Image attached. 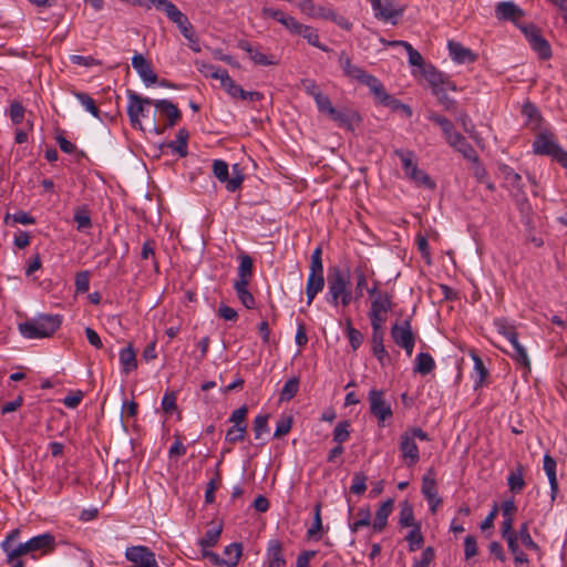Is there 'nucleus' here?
Instances as JSON below:
<instances>
[{
    "label": "nucleus",
    "instance_id": "58",
    "mask_svg": "<svg viewBox=\"0 0 567 567\" xmlns=\"http://www.w3.org/2000/svg\"><path fill=\"white\" fill-rule=\"evenodd\" d=\"M198 70H199L200 73L204 74V76L216 79V80H219V81L224 76L223 73L227 72V70H225V69H221L219 66H215V65L209 64V63H202V65H200V68Z\"/></svg>",
    "mask_w": 567,
    "mask_h": 567
},
{
    "label": "nucleus",
    "instance_id": "19",
    "mask_svg": "<svg viewBox=\"0 0 567 567\" xmlns=\"http://www.w3.org/2000/svg\"><path fill=\"white\" fill-rule=\"evenodd\" d=\"M445 142L456 152L461 153L464 158L474 163L478 161L476 151L460 132L456 131L454 134H452L450 140H446Z\"/></svg>",
    "mask_w": 567,
    "mask_h": 567
},
{
    "label": "nucleus",
    "instance_id": "42",
    "mask_svg": "<svg viewBox=\"0 0 567 567\" xmlns=\"http://www.w3.org/2000/svg\"><path fill=\"white\" fill-rule=\"evenodd\" d=\"M298 34L306 39L312 47H316L323 52L328 51L327 45L320 42L318 32L315 28L303 24Z\"/></svg>",
    "mask_w": 567,
    "mask_h": 567
},
{
    "label": "nucleus",
    "instance_id": "55",
    "mask_svg": "<svg viewBox=\"0 0 567 567\" xmlns=\"http://www.w3.org/2000/svg\"><path fill=\"white\" fill-rule=\"evenodd\" d=\"M9 116L13 124H21L25 116V107L19 101L11 102L9 107Z\"/></svg>",
    "mask_w": 567,
    "mask_h": 567
},
{
    "label": "nucleus",
    "instance_id": "49",
    "mask_svg": "<svg viewBox=\"0 0 567 567\" xmlns=\"http://www.w3.org/2000/svg\"><path fill=\"white\" fill-rule=\"evenodd\" d=\"M358 520L349 524V528L352 533H357L360 528L371 524V512L369 507H360L358 509Z\"/></svg>",
    "mask_w": 567,
    "mask_h": 567
},
{
    "label": "nucleus",
    "instance_id": "45",
    "mask_svg": "<svg viewBox=\"0 0 567 567\" xmlns=\"http://www.w3.org/2000/svg\"><path fill=\"white\" fill-rule=\"evenodd\" d=\"M74 221L76 223L78 230H85L92 227L90 210L86 206L76 208L74 213Z\"/></svg>",
    "mask_w": 567,
    "mask_h": 567
},
{
    "label": "nucleus",
    "instance_id": "4",
    "mask_svg": "<svg viewBox=\"0 0 567 567\" xmlns=\"http://www.w3.org/2000/svg\"><path fill=\"white\" fill-rule=\"evenodd\" d=\"M416 440L429 442V434L421 427L406 429L399 437L400 460L406 467H414L421 458Z\"/></svg>",
    "mask_w": 567,
    "mask_h": 567
},
{
    "label": "nucleus",
    "instance_id": "5",
    "mask_svg": "<svg viewBox=\"0 0 567 567\" xmlns=\"http://www.w3.org/2000/svg\"><path fill=\"white\" fill-rule=\"evenodd\" d=\"M324 287L322 249L317 247L310 257L309 275L306 284L307 305L310 306L316 296Z\"/></svg>",
    "mask_w": 567,
    "mask_h": 567
},
{
    "label": "nucleus",
    "instance_id": "39",
    "mask_svg": "<svg viewBox=\"0 0 567 567\" xmlns=\"http://www.w3.org/2000/svg\"><path fill=\"white\" fill-rule=\"evenodd\" d=\"M73 96L81 103V105L95 118H100V110L95 101L84 92L73 91Z\"/></svg>",
    "mask_w": 567,
    "mask_h": 567
},
{
    "label": "nucleus",
    "instance_id": "17",
    "mask_svg": "<svg viewBox=\"0 0 567 567\" xmlns=\"http://www.w3.org/2000/svg\"><path fill=\"white\" fill-rule=\"evenodd\" d=\"M132 66L146 86H151L157 82L158 78L153 70L151 62L142 54L137 53L132 58Z\"/></svg>",
    "mask_w": 567,
    "mask_h": 567
},
{
    "label": "nucleus",
    "instance_id": "34",
    "mask_svg": "<svg viewBox=\"0 0 567 567\" xmlns=\"http://www.w3.org/2000/svg\"><path fill=\"white\" fill-rule=\"evenodd\" d=\"M427 120L440 126L445 141L450 140L452 134L456 132L454 124L447 117L435 112H431Z\"/></svg>",
    "mask_w": 567,
    "mask_h": 567
},
{
    "label": "nucleus",
    "instance_id": "60",
    "mask_svg": "<svg viewBox=\"0 0 567 567\" xmlns=\"http://www.w3.org/2000/svg\"><path fill=\"white\" fill-rule=\"evenodd\" d=\"M292 426V417L290 415L281 416L276 425V430L274 436L279 439L286 434H288Z\"/></svg>",
    "mask_w": 567,
    "mask_h": 567
},
{
    "label": "nucleus",
    "instance_id": "27",
    "mask_svg": "<svg viewBox=\"0 0 567 567\" xmlns=\"http://www.w3.org/2000/svg\"><path fill=\"white\" fill-rule=\"evenodd\" d=\"M502 537L506 540L508 550L514 556L516 566L529 563L527 555L519 548L516 532L502 534Z\"/></svg>",
    "mask_w": 567,
    "mask_h": 567
},
{
    "label": "nucleus",
    "instance_id": "43",
    "mask_svg": "<svg viewBox=\"0 0 567 567\" xmlns=\"http://www.w3.org/2000/svg\"><path fill=\"white\" fill-rule=\"evenodd\" d=\"M399 524L402 527H414V525H420V523H415L413 507L409 502H403L401 504V509L399 514Z\"/></svg>",
    "mask_w": 567,
    "mask_h": 567
},
{
    "label": "nucleus",
    "instance_id": "23",
    "mask_svg": "<svg viewBox=\"0 0 567 567\" xmlns=\"http://www.w3.org/2000/svg\"><path fill=\"white\" fill-rule=\"evenodd\" d=\"M155 107L162 116L167 118V123L163 127L174 126L181 118V111L169 100H155Z\"/></svg>",
    "mask_w": 567,
    "mask_h": 567
},
{
    "label": "nucleus",
    "instance_id": "10",
    "mask_svg": "<svg viewBox=\"0 0 567 567\" xmlns=\"http://www.w3.org/2000/svg\"><path fill=\"white\" fill-rule=\"evenodd\" d=\"M391 337L396 346L405 350L409 357L412 354L415 344V337L409 320H404L401 323H394L391 327Z\"/></svg>",
    "mask_w": 567,
    "mask_h": 567
},
{
    "label": "nucleus",
    "instance_id": "29",
    "mask_svg": "<svg viewBox=\"0 0 567 567\" xmlns=\"http://www.w3.org/2000/svg\"><path fill=\"white\" fill-rule=\"evenodd\" d=\"M556 466H557L556 460L553 456H550L549 454H545L544 458H543V468L548 477L551 499H555V496L558 492Z\"/></svg>",
    "mask_w": 567,
    "mask_h": 567
},
{
    "label": "nucleus",
    "instance_id": "53",
    "mask_svg": "<svg viewBox=\"0 0 567 567\" xmlns=\"http://www.w3.org/2000/svg\"><path fill=\"white\" fill-rule=\"evenodd\" d=\"M346 332L352 350H358L363 342V334L358 329L353 328L350 320H347Z\"/></svg>",
    "mask_w": 567,
    "mask_h": 567
},
{
    "label": "nucleus",
    "instance_id": "51",
    "mask_svg": "<svg viewBox=\"0 0 567 567\" xmlns=\"http://www.w3.org/2000/svg\"><path fill=\"white\" fill-rule=\"evenodd\" d=\"M298 390L299 379L295 377L289 379L281 389L280 401H290L298 393Z\"/></svg>",
    "mask_w": 567,
    "mask_h": 567
},
{
    "label": "nucleus",
    "instance_id": "25",
    "mask_svg": "<svg viewBox=\"0 0 567 567\" xmlns=\"http://www.w3.org/2000/svg\"><path fill=\"white\" fill-rule=\"evenodd\" d=\"M393 505L394 501L392 498H389L384 501L378 508L372 524V530L374 533H381L385 528L388 524V518L393 511Z\"/></svg>",
    "mask_w": 567,
    "mask_h": 567
},
{
    "label": "nucleus",
    "instance_id": "46",
    "mask_svg": "<svg viewBox=\"0 0 567 567\" xmlns=\"http://www.w3.org/2000/svg\"><path fill=\"white\" fill-rule=\"evenodd\" d=\"M223 74L224 76L219 81L221 87L227 92V94L230 97L238 100L239 94L244 93V89L229 76L228 72Z\"/></svg>",
    "mask_w": 567,
    "mask_h": 567
},
{
    "label": "nucleus",
    "instance_id": "57",
    "mask_svg": "<svg viewBox=\"0 0 567 567\" xmlns=\"http://www.w3.org/2000/svg\"><path fill=\"white\" fill-rule=\"evenodd\" d=\"M350 423L348 421H342L337 424L333 431V441L338 444H342L348 441L350 436Z\"/></svg>",
    "mask_w": 567,
    "mask_h": 567
},
{
    "label": "nucleus",
    "instance_id": "63",
    "mask_svg": "<svg viewBox=\"0 0 567 567\" xmlns=\"http://www.w3.org/2000/svg\"><path fill=\"white\" fill-rule=\"evenodd\" d=\"M248 413V408L246 405L240 406L239 409L233 411L229 416V422L233 423V426H246V416Z\"/></svg>",
    "mask_w": 567,
    "mask_h": 567
},
{
    "label": "nucleus",
    "instance_id": "13",
    "mask_svg": "<svg viewBox=\"0 0 567 567\" xmlns=\"http://www.w3.org/2000/svg\"><path fill=\"white\" fill-rule=\"evenodd\" d=\"M360 83L367 85L370 91L375 95L380 103L384 105H399L400 102L398 100L392 99L390 94L386 93L384 85L382 82L375 78L374 75L364 72L362 78L359 80Z\"/></svg>",
    "mask_w": 567,
    "mask_h": 567
},
{
    "label": "nucleus",
    "instance_id": "26",
    "mask_svg": "<svg viewBox=\"0 0 567 567\" xmlns=\"http://www.w3.org/2000/svg\"><path fill=\"white\" fill-rule=\"evenodd\" d=\"M513 351L509 353L513 360L519 365H522L525 372H530V360L527 353V350L520 342L518 341V337L512 336V341L509 342Z\"/></svg>",
    "mask_w": 567,
    "mask_h": 567
},
{
    "label": "nucleus",
    "instance_id": "35",
    "mask_svg": "<svg viewBox=\"0 0 567 567\" xmlns=\"http://www.w3.org/2000/svg\"><path fill=\"white\" fill-rule=\"evenodd\" d=\"M120 363L124 373H130L137 368L136 354L132 346H127L120 351Z\"/></svg>",
    "mask_w": 567,
    "mask_h": 567
},
{
    "label": "nucleus",
    "instance_id": "40",
    "mask_svg": "<svg viewBox=\"0 0 567 567\" xmlns=\"http://www.w3.org/2000/svg\"><path fill=\"white\" fill-rule=\"evenodd\" d=\"M383 336L384 333H372V352L378 359V361L381 363V365H384L385 359L389 358L388 351L384 348L383 344Z\"/></svg>",
    "mask_w": 567,
    "mask_h": 567
},
{
    "label": "nucleus",
    "instance_id": "15",
    "mask_svg": "<svg viewBox=\"0 0 567 567\" xmlns=\"http://www.w3.org/2000/svg\"><path fill=\"white\" fill-rule=\"evenodd\" d=\"M375 18L383 21H391L395 24V19L403 14V9H396L393 0H371Z\"/></svg>",
    "mask_w": 567,
    "mask_h": 567
},
{
    "label": "nucleus",
    "instance_id": "61",
    "mask_svg": "<svg viewBox=\"0 0 567 567\" xmlns=\"http://www.w3.org/2000/svg\"><path fill=\"white\" fill-rule=\"evenodd\" d=\"M495 327L497 329V332L504 336L508 340V342L512 341V336L518 337L515 328L508 324L504 319L495 320Z\"/></svg>",
    "mask_w": 567,
    "mask_h": 567
},
{
    "label": "nucleus",
    "instance_id": "36",
    "mask_svg": "<svg viewBox=\"0 0 567 567\" xmlns=\"http://www.w3.org/2000/svg\"><path fill=\"white\" fill-rule=\"evenodd\" d=\"M248 286L249 284L245 282H234V289L241 305L247 309H254L256 307V300L249 291Z\"/></svg>",
    "mask_w": 567,
    "mask_h": 567
},
{
    "label": "nucleus",
    "instance_id": "8",
    "mask_svg": "<svg viewBox=\"0 0 567 567\" xmlns=\"http://www.w3.org/2000/svg\"><path fill=\"white\" fill-rule=\"evenodd\" d=\"M533 151L538 155H547L557 161L563 167L567 168V152L548 133H540L533 142Z\"/></svg>",
    "mask_w": 567,
    "mask_h": 567
},
{
    "label": "nucleus",
    "instance_id": "7",
    "mask_svg": "<svg viewBox=\"0 0 567 567\" xmlns=\"http://www.w3.org/2000/svg\"><path fill=\"white\" fill-rule=\"evenodd\" d=\"M165 14L169 21L176 24L179 32L188 41L189 48L194 52H200V44L198 38L187 16L184 14L174 3L169 6L167 4V10L165 11Z\"/></svg>",
    "mask_w": 567,
    "mask_h": 567
},
{
    "label": "nucleus",
    "instance_id": "6",
    "mask_svg": "<svg viewBox=\"0 0 567 567\" xmlns=\"http://www.w3.org/2000/svg\"><path fill=\"white\" fill-rule=\"evenodd\" d=\"M394 155L400 158L402 168L405 176L413 183L420 186H425L430 189L435 187V183L422 169L419 168L417 163L414 161V153L412 151L395 150Z\"/></svg>",
    "mask_w": 567,
    "mask_h": 567
},
{
    "label": "nucleus",
    "instance_id": "3",
    "mask_svg": "<svg viewBox=\"0 0 567 567\" xmlns=\"http://www.w3.org/2000/svg\"><path fill=\"white\" fill-rule=\"evenodd\" d=\"M62 316L40 313L18 324L20 334L25 339H44L52 337L61 327Z\"/></svg>",
    "mask_w": 567,
    "mask_h": 567
},
{
    "label": "nucleus",
    "instance_id": "54",
    "mask_svg": "<svg viewBox=\"0 0 567 567\" xmlns=\"http://www.w3.org/2000/svg\"><path fill=\"white\" fill-rule=\"evenodd\" d=\"M355 277V290H354V299L359 300L363 296V290L368 287V278L365 271L362 268H355L354 270Z\"/></svg>",
    "mask_w": 567,
    "mask_h": 567
},
{
    "label": "nucleus",
    "instance_id": "24",
    "mask_svg": "<svg viewBox=\"0 0 567 567\" xmlns=\"http://www.w3.org/2000/svg\"><path fill=\"white\" fill-rule=\"evenodd\" d=\"M6 554V561L11 567H24V561L21 559L22 556L29 555V546L28 543H19L14 544L7 550H3Z\"/></svg>",
    "mask_w": 567,
    "mask_h": 567
},
{
    "label": "nucleus",
    "instance_id": "2",
    "mask_svg": "<svg viewBox=\"0 0 567 567\" xmlns=\"http://www.w3.org/2000/svg\"><path fill=\"white\" fill-rule=\"evenodd\" d=\"M327 282L326 302L333 308L340 306L347 308L354 298L349 270H343L339 267L329 268Z\"/></svg>",
    "mask_w": 567,
    "mask_h": 567
},
{
    "label": "nucleus",
    "instance_id": "50",
    "mask_svg": "<svg viewBox=\"0 0 567 567\" xmlns=\"http://www.w3.org/2000/svg\"><path fill=\"white\" fill-rule=\"evenodd\" d=\"M517 534V539L522 542V544L527 548L532 550H538L539 546L533 540L530 534H529V527L528 523H523L519 526Z\"/></svg>",
    "mask_w": 567,
    "mask_h": 567
},
{
    "label": "nucleus",
    "instance_id": "1",
    "mask_svg": "<svg viewBox=\"0 0 567 567\" xmlns=\"http://www.w3.org/2000/svg\"><path fill=\"white\" fill-rule=\"evenodd\" d=\"M155 100L143 97L134 91H127L126 112L133 128L148 131L157 135L164 133L165 127L157 122Z\"/></svg>",
    "mask_w": 567,
    "mask_h": 567
},
{
    "label": "nucleus",
    "instance_id": "9",
    "mask_svg": "<svg viewBox=\"0 0 567 567\" xmlns=\"http://www.w3.org/2000/svg\"><path fill=\"white\" fill-rule=\"evenodd\" d=\"M518 29L523 32L530 49L540 60H548L551 58L553 52L550 44L535 24L528 23L527 25H518Z\"/></svg>",
    "mask_w": 567,
    "mask_h": 567
},
{
    "label": "nucleus",
    "instance_id": "20",
    "mask_svg": "<svg viewBox=\"0 0 567 567\" xmlns=\"http://www.w3.org/2000/svg\"><path fill=\"white\" fill-rule=\"evenodd\" d=\"M282 544L278 539H270L266 550L265 565L267 567H286Z\"/></svg>",
    "mask_w": 567,
    "mask_h": 567
},
{
    "label": "nucleus",
    "instance_id": "64",
    "mask_svg": "<svg viewBox=\"0 0 567 567\" xmlns=\"http://www.w3.org/2000/svg\"><path fill=\"white\" fill-rule=\"evenodd\" d=\"M9 218H12V220L17 224L21 225H33L35 224L34 217H32L29 213L24 210H19L14 213L13 215L7 214L4 217V221L7 223Z\"/></svg>",
    "mask_w": 567,
    "mask_h": 567
},
{
    "label": "nucleus",
    "instance_id": "22",
    "mask_svg": "<svg viewBox=\"0 0 567 567\" xmlns=\"http://www.w3.org/2000/svg\"><path fill=\"white\" fill-rule=\"evenodd\" d=\"M239 48L249 54V58L257 65L268 66L277 64L274 55H267L261 52L259 47L252 45L248 41L239 42Z\"/></svg>",
    "mask_w": 567,
    "mask_h": 567
},
{
    "label": "nucleus",
    "instance_id": "47",
    "mask_svg": "<svg viewBox=\"0 0 567 567\" xmlns=\"http://www.w3.org/2000/svg\"><path fill=\"white\" fill-rule=\"evenodd\" d=\"M405 539L409 544L410 551H415L419 549L424 543V538L421 533V525H414V527L406 535Z\"/></svg>",
    "mask_w": 567,
    "mask_h": 567
},
{
    "label": "nucleus",
    "instance_id": "33",
    "mask_svg": "<svg viewBox=\"0 0 567 567\" xmlns=\"http://www.w3.org/2000/svg\"><path fill=\"white\" fill-rule=\"evenodd\" d=\"M243 555V546L240 543H231L224 549L225 567H236Z\"/></svg>",
    "mask_w": 567,
    "mask_h": 567
},
{
    "label": "nucleus",
    "instance_id": "12",
    "mask_svg": "<svg viewBox=\"0 0 567 567\" xmlns=\"http://www.w3.org/2000/svg\"><path fill=\"white\" fill-rule=\"evenodd\" d=\"M368 400L370 403V412L378 419L379 423H383L386 419L392 416L391 405L384 399L383 391L377 389L370 390Z\"/></svg>",
    "mask_w": 567,
    "mask_h": 567
},
{
    "label": "nucleus",
    "instance_id": "16",
    "mask_svg": "<svg viewBox=\"0 0 567 567\" xmlns=\"http://www.w3.org/2000/svg\"><path fill=\"white\" fill-rule=\"evenodd\" d=\"M213 173L220 183H226L228 192L237 190L243 183L241 176L229 178L228 164L223 159H215L213 162Z\"/></svg>",
    "mask_w": 567,
    "mask_h": 567
},
{
    "label": "nucleus",
    "instance_id": "30",
    "mask_svg": "<svg viewBox=\"0 0 567 567\" xmlns=\"http://www.w3.org/2000/svg\"><path fill=\"white\" fill-rule=\"evenodd\" d=\"M472 359L474 362L472 379L474 382V389L477 390L483 386V384L485 383L486 379L489 375V372L478 354L472 353Z\"/></svg>",
    "mask_w": 567,
    "mask_h": 567
},
{
    "label": "nucleus",
    "instance_id": "41",
    "mask_svg": "<svg viewBox=\"0 0 567 567\" xmlns=\"http://www.w3.org/2000/svg\"><path fill=\"white\" fill-rule=\"evenodd\" d=\"M392 309L391 298L388 293H378L371 301L370 311L386 313Z\"/></svg>",
    "mask_w": 567,
    "mask_h": 567
},
{
    "label": "nucleus",
    "instance_id": "52",
    "mask_svg": "<svg viewBox=\"0 0 567 567\" xmlns=\"http://www.w3.org/2000/svg\"><path fill=\"white\" fill-rule=\"evenodd\" d=\"M457 123L462 126V128L464 130V132L466 134H468V136L475 141H477L478 138V133L475 128V125L472 121V118L468 116L467 113L465 112H462L458 114L457 118H456Z\"/></svg>",
    "mask_w": 567,
    "mask_h": 567
},
{
    "label": "nucleus",
    "instance_id": "37",
    "mask_svg": "<svg viewBox=\"0 0 567 567\" xmlns=\"http://www.w3.org/2000/svg\"><path fill=\"white\" fill-rule=\"evenodd\" d=\"M435 368L432 355L427 352H421L415 357L414 372L426 375Z\"/></svg>",
    "mask_w": 567,
    "mask_h": 567
},
{
    "label": "nucleus",
    "instance_id": "14",
    "mask_svg": "<svg viewBox=\"0 0 567 567\" xmlns=\"http://www.w3.org/2000/svg\"><path fill=\"white\" fill-rule=\"evenodd\" d=\"M495 16L501 21H511L517 28L524 25L519 20L525 16L524 11L513 1H501L495 7Z\"/></svg>",
    "mask_w": 567,
    "mask_h": 567
},
{
    "label": "nucleus",
    "instance_id": "28",
    "mask_svg": "<svg viewBox=\"0 0 567 567\" xmlns=\"http://www.w3.org/2000/svg\"><path fill=\"white\" fill-rule=\"evenodd\" d=\"M501 509H502V516L504 518L503 523H502V527H501V533L507 534V533L515 532L513 528V525H514V515L516 513L517 507L515 505L514 499L513 498L505 499L502 503Z\"/></svg>",
    "mask_w": 567,
    "mask_h": 567
},
{
    "label": "nucleus",
    "instance_id": "62",
    "mask_svg": "<svg viewBox=\"0 0 567 567\" xmlns=\"http://www.w3.org/2000/svg\"><path fill=\"white\" fill-rule=\"evenodd\" d=\"M367 489V476L362 473H355L352 478L350 491L353 494L361 495Z\"/></svg>",
    "mask_w": 567,
    "mask_h": 567
},
{
    "label": "nucleus",
    "instance_id": "31",
    "mask_svg": "<svg viewBox=\"0 0 567 567\" xmlns=\"http://www.w3.org/2000/svg\"><path fill=\"white\" fill-rule=\"evenodd\" d=\"M254 264L249 255L239 256V266L237 268V278L234 282L249 284L252 277Z\"/></svg>",
    "mask_w": 567,
    "mask_h": 567
},
{
    "label": "nucleus",
    "instance_id": "38",
    "mask_svg": "<svg viewBox=\"0 0 567 567\" xmlns=\"http://www.w3.org/2000/svg\"><path fill=\"white\" fill-rule=\"evenodd\" d=\"M507 484L513 493H520L526 483L524 480V468L522 465H518L515 470L511 471L509 475L507 476Z\"/></svg>",
    "mask_w": 567,
    "mask_h": 567
},
{
    "label": "nucleus",
    "instance_id": "18",
    "mask_svg": "<svg viewBox=\"0 0 567 567\" xmlns=\"http://www.w3.org/2000/svg\"><path fill=\"white\" fill-rule=\"evenodd\" d=\"M499 172L503 175L506 187L509 188L514 197L525 195L523 179L518 173L506 164L499 166Z\"/></svg>",
    "mask_w": 567,
    "mask_h": 567
},
{
    "label": "nucleus",
    "instance_id": "21",
    "mask_svg": "<svg viewBox=\"0 0 567 567\" xmlns=\"http://www.w3.org/2000/svg\"><path fill=\"white\" fill-rule=\"evenodd\" d=\"M447 49L452 60L458 64L475 62L477 55L468 48H465L460 42L450 40L447 42Z\"/></svg>",
    "mask_w": 567,
    "mask_h": 567
},
{
    "label": "nucleus",
    "instance_id": "59",
    "mask_svg": "<svg viewBox=\"0 0 567 567\" xmlns=\"http://www.w3.org/2000/svg\"><path fill=\"white\" fill-rule=\"evenodd\" d=\"M422 494L425 498L437 495L436 481L433 476L424 475L422 478Z\"/></svg>",
    "mask_w": 567,
    "mask_h": 567
},
{
    "label": "nucleus",
    "instance_id": "44",
    "mask_svg": "<svg viewBox=\"0 0 567 567\" xmlns=\"http://www.w3.org/2000/svg\"><path fill=\"white\" fill-rule=\"evenodd\" d=\"M220 534H221L220 525L212 527L205 533L204 537H202L198 540V545L203 549L214 547L218 543Z\"/></svg>",
    "mask_w": 567,
    "mask_h": 567
},
{
    "label": "nucleus",
    "instance_id": "56",
    "mask_svg": "<svg viewBox=\"0 0 567 567\" xmlns=\"http://www.w3.org/2000/svg\"><path fill=\"white\" fill-rule=\"evenodd\" d=\"M247 433L246 426H231L227 430L225 440L229 444H235L245 440Z\"/></svg>",
    "mask_w": 567,
    "mask_h": 567
},
{
    "label": "nucleus",
    "instance_id": "11",
    "mask_svg": "<svg viewBox=\"0 0 567 567\" xmlns=\"http://www.w3.org/2000/svg\"><path fill=\"white\" fill-rule=\"evenodd\" d=\"M29 546L30 557L33 560L42 556L51 554L55 548V538L50 533L40 534L27 540Z\"/></svg>",
    "mask_w": 567,
    "mask_h": 567
},
{
    "label": "nucleus",
    "instance_id": "48",
    "mask_svg": "<svg viewBox=\"0 0 567 567\" xmlns=\"http://www.w3.org/2000/svg\"><path fill=\"white\" fill-rule=\"evenodd\" d=\"M268 414H258L252 423V431L255 434V440L259 441L261 440L264 434H267L269 432L268 426Z\"/></svg>",
    "mask_w": 567,
    "mask_h": 567
},
{
    "label": "nucleus",
    "instance_id": "32",
    "mask_svg": "<svg viewBox=\"0 0 567 567\" xmlns=\"http://www.w3.org/2000/svg\"><path fill=\"white\" fill-rule=\"evenodd\" d=\"M339 64L346 76L358 82L365 72L362 68L352 64L351 59L344 52L339 55Z\"/></svg>",
    "mask_w": 567,
    "mask_h": 567
}]
</instances>
